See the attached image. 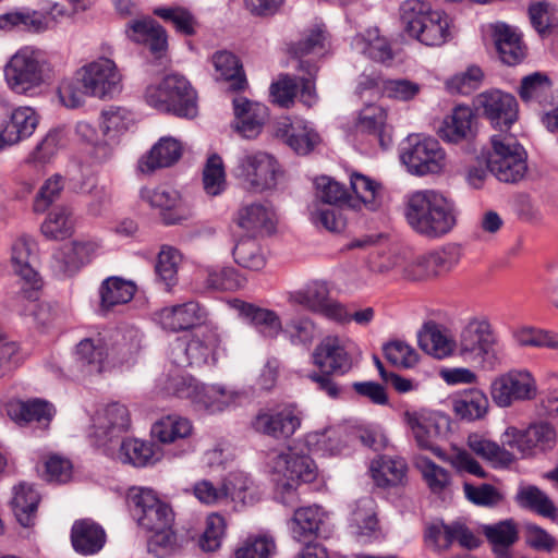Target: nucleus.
<instances>
[{"instance_id": "37", "label": "nucleus", "mask_w": 558, "mask_h": 558, "mask_svg": "<svg viewBox=\"0 0 558 558\" xmlns=\"http://www.w3.org/2000/svg\"><path fill=\"white\" fill-rule=\"evenodd\" d=\"M75 229L73 209L68 205L54 206L40 226L41 234L48 240L61 241L71 236Z\"/></svg>"}, {"instance_id": "33", "label": "nucleus", "mask_w": 558, "mask_h": 558, "mask_svg": "<svg viewBox=\"0 0 558 558\" xmlns=\"http://www.w3.org/2000/svg\"><path fill=\"white\" fill-rule=\"evenodd\" d=\"M41 495L33 484L21 482L13 487L12 509L22 526L35 525Z\"/></svg>"}, {"instance_id": "5", "label": "nucleus", "mask_w": 558, "mask_h": 558, "mask_svg": "<svg viewBox=\"0 0 558 558\" xmlns=\"http://www.w3.org/2000/svg\"><path fill=\"white\" fill-rule=\"evenodd\" d=\"M220 338L211 329L195 331L186 341L178 340L171 348L172 363L179 367L215 365L220 356Z\"/></svg>"}, {"instance_id": "55", "label": "nucleus", "mask_w": 558, "mask_h": 558, "mask_svg": "<svg viewBox=\"0 0 558 558\" xmlns=\"http://www.w3.org/2000/svg\"><path fill=\"white\" fill-rule=\"evenodd\" d=\"M182 254L170 245H162L157 257L156 272L168 289L178 282V271L182 264Z\"/></svg>"}, {"instance_id": "63", "label": "nucleus", "mask_w": 558, "mask_h": 558, "mask_svg": "<svg viewBox=\"0 0 558 558\" xmlns=\"http://www.w3.org/2000/svg\"><path fill=\"white\" fill-rule=\"evenodd\" d=\"M386 359L395 366L411 368L418 362V354L407 342L395 340L384 347Z\"/></svg>"}, {"instance_id": "52", "label": "nucleus", "mask_w": 558, "mask_h": 558, "mask_svg": "<svg viewBox=\"0 0 558 558\" xmlns=\"http://www.w3.org/2000/svg\"><path fill=\"white\" fill-rule=\"evenodd\" d=\"M46 17L37 11L24 10L0 14V32H12L17 26H24L29 32L46 31Z\"/></svg>"}, {"instance_id": "61", "label": "nucleus", "mask_w": 558, "mask_h": 558, "mask_svg": "<svg viewBox=\"0 0 558 558\" xmlns=\"http://www.w3.org/2000/svg\"><path fill=\"white\" fill-rule=\"evenodd\" d=\"M226 522L218 513H211L206 519V525L199 537L198 545L204 551H215L220 545L225 534Z\"/></svg>"}, {"instance_id": "50", "label": "nucleus", "mask_w": 558, "mask_h": 558, "mask_svg": "<svg viewBox=\"0 0 558 558\" xmlns=\"http://www.w3.org/2000/svg\"><path fill=\"white\" fill-rule=\"evenodd\" d=\"M324 521V512L319 507H304L295 510L292 518L293 537L299 542H306L318 535Z\"/></svg>"}, {"instance_id": "7", "label": "nucleus", "mask_w": 558, "mask_h": 558, "mask_svg": "<svg viewBox=\"0 0 558 558\" xmlns=\"http://www.w3.org/2000/svg\"><path fill=\"white\" fill-rule=\"evenodd\" d=\"M302 417L292 404L262 408L251 420V427L257 434L278 441L290 439L301 426Z\"/></svg>"}, {"instance_id": "43", "label": "nucleus", "mask_w": 558, "mask_h": 558, "mask_svg": "<svg viewBox=\"0 0 558 558\" xmlns=\"http://www.w3.org/2000/svg\"><path fill=\"white\" fill-rule=\"evenodd\" d=\"M488 409V398L478 389L465 390L452 400V411L462 421L482 420L487 414Z\"/></svg>"}, {"instance_id": "27", "label": "nucleus", "mask_w": 558, "mask_h": 558, "mask_svg": "<svg viewBox=\"0 0 558 558\" xmlns=\"http://www.w3.org/2000/svg\"><path fill=\"white\" fill-rule=\"evenodd\" d=\"M240 399L238 390L223 385L199 383L192 405L196 411L215 414L235 405Z\"/></svg>"}, {"instance_id": "36", "label": "nucleus", "mask_w": 558, "mask_h": 558, "mask_svg": "<svg viewBox=\"0 0 558 558\" xmlns=\"http://www.w3.org/2000/svg\"><path fill=\"white\" fill-rule=\"evenodd\" d=\"M473 112L470 107L457 106L438 129V135L448 143H459L472 135Z\"/></svg>"}, {"instance_id": "9", "label": "nucleus", "mask_w": 558, "mask_h": 558, "mask_svg": "<svg viewBox=\"0 0 558 558\" xmlns=\"http://www.w3.org/2000/svg\"><path fill=\"white\" fill-rule=\"evenodd\" d=\"M402 162L414 174L437 173L445 166V153L435 138L410 135L400 155Z\"/></svg>"}, {"instance_id": "11", "label": "nucleus", "mask_w": 558, "mask_h": 558, "mask_svg": "<svg viewBox=\"0 0 558 558\" xmlns=\"http://www.w3.org/2000/svg\"><path fill=\"white\" fill-rule=\"evenodd\" d=\"M496 344L497 336L488 320L473 318L460 333L458 350L463 357L484 361L487 356L495 355Z\"/></svg>"}, {"instance_id": "32", "label": "nucleus", "mask_w": 558, "mask_h": 558, "mask_svg": "<svg viewBox=\"0 0 558 558\" xmlns=\"http://www.w3.org/2000/svg\"><path fill=\"white\" fill-rule=\"evenodd\" d=\"M182 151L183 146L179 140L163 136L146 156L141 158L138 168L142 172L148 173L159 168L170 167L181 158Z\"/></svg>"}, {"instance_id": "35", "label": "nucleus", "mask_w": 558, "mask_h": 558, "mask_svg": "<svg viewBox=\"0 0 558 558\" xmlns=\"http://www.w3.org/2000/svg\"><path fill=\"white\" fill-rule=\"evenodd\" d=\"M161 450L155 444L136 438L124 439L118 451V460L133 466H147L160 461Z\"/></svg>"}, {"instance_id": "40", "label": "nucleus", "mask_w": 558, "mask_h": 558, "mask_svg": "<svg viewBox=\"0 0 558 558\" xmlns=\"http://www.w3.org/2000/svg\"><path fill=\"white\" fill-rule=\"evenodd\" d=\"M136 292V286L131 280L121 277H109L105 279L99 288L100 308L102 311L113 310L116 306L129 303Z\"/></svg>"}, {"instance_id": "8", "label": "nucleus", "mask_w": 558, "mask_h": 558, "mask_svg": "<svg viewBox=\"0 0 558 558\" xmlns=\"http://www.w3.org/2000/svg\"><path fill=\"white\" fill-rule=\"evenodd\" d=\"M400 21L404 32L409 35H421L424 32L434 35H446L454 31L452 19L439 10H428L427 5L418 0H411L401 7Z\"/></svg>"}, {"instance_id": "3", "label": "nucleus", "mask_w": 558, "mask_h": 558, "mask_svg": "<svg viewBox=\"0 0 558 558\" xmlns=\"http://www.w3.org/2000/svg\"><path fill=\"white\" fill-rule=\"evenodd\" d=\"M3 73L5 84L12 93L34 97L52 82L56 69L48 52L27 46L10 58Z\"/></svg>"}, {"instance_id": "10", "label": "nucleus", "mask_w": 558, "mask_h": 558, "mask_svg": "<svg viewBox=\"0 0 558 558\" xmlns=\"http://www.w3.org/2000/svg\"><path fill=\"white\" fill-rule=\"evenodd\" d=\"M131 427L129 409L119 402L100 407L92 418L89 437L99 447H108Z\"/></svg>"}, {"instance_id": "26", "label": "nucleus", "mask_w": 558, "mask_h": 558, "mask_svg": "<svg viewBox=\"0 0 558 558\" xmlns=\"http://www.w3.org/2000/svg\"><path fill=\"white\" fill-rule=\"evenodd\" d=\"M275 136L299 155L310 154L320 142L319 135L302 121L280 119L275 126Z\"/></svg>"}, {"instance_id": "51", "label": "nucleus", "mask_w": 558, "mask_h": 558, "mask_svg": "<svg viewBox=\"0 0 558 558\" xmlns=\"http://www.w3.org/2000/svg\"><path fill=\"white\" fill-rule=\"evenodd\" d=\"M468 446L476 456L495 465L507 466L514 461V456L510 451L478 434H471L468 437Z\"/></svg>"}, {"instance_id": "24", "label": "nucleus", "mask_w": 558, "mask_h": 558, "mask_svg": "<svg viewBox=\"0 0 558 558\" xmlns=\"http://www.w3.org/2000/svg\"><path fill=\"white\" fill-rule=\"evenodd\" d=\"M205 318L204 308L195 301L165 306L155 313L156 322L162 329L171 332L193 328Z\"/></svg>"}, {"instance_id": "48", "label": "nucleus", "mask_w": 558, "mask_h": 558, "mask_svg": "<svg viewBox=\"0 0 558 558\" xmlns=\"http://www.w3.org/2000/svg\"><path fill=\"white\" fill-rule=\"evenodd\" d=\"M483 533L493 545L497 558H511L509 548L518 541V529L512 520L483 526Z\"/></svg>"}, {"instance_id": "47", "label": "nucleus", "mask_w": 558, "mask_h": 558, "mask_svg": "<svg viewBox=\"0 0 558 558\" xmlns=\"http://www.w3.org/2000/svg\"><path fill=\"white\" fill-rule=\"evenodd\" d=\"M193 433L192 422L178 414L162 416L151 426V435L161 444H173L189 438Z\"/></svg>"}, {"instance_id": "64", "label": "nucleus", "mask_w": 558, "mask_h": 558, "mask_svg": "<svg viewBox=\"0 0 558 558\" xmlns=\"http://www.w3.org/2000/svg\"><path fill=\"white\" fill-rule=\"evenodd\" d=\"M495 48L501 62L507 65H517L526 56V46L521 37H497Z\"/></svg>"}, {"instance_id": "49", "label": "nucleus", "mask_w": 558, "mask_h": 558, "mask_svg": "<svg viewBox=\"0 0 558 558\" xmlns=\"http://www.w3.org/2000/svg\"><path fill=\"white\" fill-rule=\"evenodd\" d=\"M553 82L542 72H534L524 76L518 89V94L525 104L544 105L551 97Z\"/></svg>"}, {"instance_id": "13", "label": "nucleus", "mask_w": 558, "mask_h": 558, "mask_svg": "<svg viewBox=\"0 0 558 558\" xmlns=\"http://www.w3.org/2000/svg\"><path fill=\"white\" fill-rule=\"evenodd\" d=\"M140 198L150 208L157 210L160 219L167 226L181 223L191 216L190 208L175 190L165 186H145L140 191Z\"/></svg>"}, {"instance_id": "20", "label": "nucleus", "mask_w": 558, "mask_h": 558, "mask_svg": "<svg viewBox=\"0 0 558 558\" xmlns=\"http://www.w3.org/2000/svg\"><path fill=\"white\" fill-rule=\"evenodd\" d=\"M36 246V241L26 234L16 236L10 246V265L13 272L32 287L28 298H33L39 287L38 272L34 267Z\"/></svg>"}, {"instance_id": "58", "label": "nucleus", "mask_w": 558, "mask_h": 558, "mask_svg": "<svg viewBox=\"0 0 558 558\" xmlns=\"http://www.w3.org/2000/svg\"><path fill=\"white\" fill-rule=\"evenodd\" d=\"M64 146L61 130H50L28 155L26 161L32 165L49 163Z\"/></svg>"}, {"instance_id": "23", "label": "nucleus", "mask_w": 558, "mask_h": 558, "mask_svg": "<svg viewBox=\"0 0 558 558\" xmlns=\"http://www.w3.org/2000/svg\"><path fill=\"white\" fill-rule=\"evenodd\" d=\"M313 363L320 371L343 375L352 368V360L344 341L338 336H326L312 353Z\"/></svg>"}, {"instance_id": "25", "label": "nucleus", "mask_w": 558, "mask_h": 558, "mask_svg": "<svg viewBox=\"0 0 558 558\" xmlns=\"http://www.w3.org/2000/svg\"><path fill=\"white\" fill-rule=\"evenodd\" d=\"M279 166L267 153H256L246 158V191L262 193L277 184Z\"/></svg>"}, {"instance_id": "57", "label": "nucleus", "mask_w": 558, "mask_h": 558, "mask_svg": "<svg viewBox=\"0 0 558 558\" xmlns=\"http://www.w3.org/2000/svg\"><path fill=\"white\" fill-rule=\"evenodd\" d=\"M300 84L296 76L281 73L278 78L269 86V96L271 101L280 108L289 109L293 107L299 94Z\"/></svg>"}, {"instance_id": "17", "label": "nucleus", "mask_w": 558, "mask_h": 558, "mask_svg": "<svg viewBox=\"0 0 558 558\" xmlns=\"http://www.w3.org/2000/svg\"><path fill=\"white\" fill-rule=\"evenodd\" d=\"M293 300L312 313L322 315L329 320L343 322L348 319L347 306L329 296V289L325 282H312L305 289L295 292Z\"/></svg>"}, {"instance_id": "39", "label": "nucleus", "mask_w": 558, "mask_h": 558, "mask_svg": "<svg viewBox=\"0 0 558 558\" xmlns=\"http://www.w3.org/2000/svg\"><path fill=\"white\" fill-rule=\"evenodd\" d=\"M276 469L291 481L311 483L316 478V465L314 461L304 454L284 452L277 457Z\"/></svg>"}, {"instance_id": "53", "label": "nucleus", "mask_w": 558, "mask_h": 558, "mask_svg": "<svg viewBox=\"0 0 558 558\" xmlns=\"http://www.w3.org/2000/svg\"><path fill=\"white\" fill-rule=\"evenodd\" d=\"M203 189L208 196H218L226 190L227 180L222 158L214 153L208 156L203 169Z\"/></svg>"}, {"instance_id": "21", "label": "nucleus", "mask_w": 558, "mask_h": 558, "mask_svg": "<svg viewBox=\"0 0 558 558\" xmlns=\"http://www.w3.org/2000/svg\"><path fill=\"white\" fill-rule=\"evenodd\" d=\"M143 333L134 327L120 328L107 338V356L112 366L130 365L142 349Z\"/></svg>"}, {"instance_id": "31", "label": "nucleus", "mask_w": 558, "mask_h": 558, "mask_svg": "<svg viewBox=\"0 0 558 558\" xmlns=\"http://www.w3.org/2000/svg\"><path fill=\"white\" fill-rule=\"evenodd\" d=\"M277 230V217L269 202L252 203L246 206V241L263 240Z\"/></svg>"}, {"instance_id": "45", "label": "nucleus", "mask_w": 558, "mask_h": 558, "mask_svg": "<svg viewBox=\"0 0 558 558\" xmlns=\"http://www.w3.org/2000/svg\"><path fill=\"white\" fill-rule=\"evenodd\" d=\"M8 414L19 424L35 421L47 425L54 414V409L52 404L40 399L14 401L9 403Z\"/></svg>"}, {"instance_id": "30", "label": "nucleus", "mask_w": 558, "mask_h": 558, "mask_svg": "<svg viewBox=\"0 0 558 558\" xmlns=\"http://www.w3.org/2000/svg\"><path fill=\"white\" fill-rule=\"evenodd\" d=\"M71 542L74 550L83 556L99 553L106 544L105 530L89 519L75 521L71 530Z\"/></svg>"}, {"instance_id": "46", "label": "nucleus", "mask_w": 558, "mask_h": 558, "mask_svg": "<svg viewBox=\"0 0 558 558\" xmlns=\"http://www.w3.org/2000/svg\"><path fill=\"white\" fill-rule=\"evenodd\" d=\"M387 112L376 105H368L363 108L356 121V130L362 133L374 134L383 148L391 144V136L387 130Z\"/></svg>"}, {"instance_id": "2", "label": "nucleus", "mask_w": 558, "mask_h": 558, "mask_svg": "<svg viewBox=\"0 0 558 558\" xmlns=\"http://www.w3.org/2000/svg\"><path fill=\"white\" fill-rule=\"evenodd\" d=\"M404 215L409 226L427 239L448 234L458 221L454 203L435 190L412 193L408 197Z\"/></svg>"}, {"instance_id": "15", "label": "nucleus", "mask_w": 558, "mask_h": 558, "mask_svg": "<svg viewBox=\"0 0 558 558\" xmlns=\"http://www.w3.org/2000/svg\"><path fill=\"white\" fill-rule=\"evenodd\" d=\"M461 257V247L450 245L441 252L422 255L409 262L403 268V277L412 281L427 280L442 271L450 270Z\"/></svg>"}, {"instance_id": "22", "label": "nucleus", "mask_w": 558, "mask_h": 558, "mask_svg": "<svg viewBox=\"0 0 558 558\" xmlns=\"http://www.w3.org/2000/svg\"><path fill=\"white\" fill-rule=\"evenodd\" d=\"M74 360L77 369L84 376L107 371L111 365L107 356V338L98 335L81 340L75 348Z\"/></svg>"}, {"instance_id": "41", "label": "nucleus", "mask_w": 558, "mask_h": 558, "mask_svg": "<svg viewBox=\"0 0 558 558\" xmlns=\"http://www.w3.org/2000/svg\"><path fill=\"white\" fill-rule=\"evenodd\" d=\"M216 81L229 83L228 92L236 93L244 88V76L241 73V60L229 51H217L211 57Z\"/></svg>"}, {"instance_id": "6", "label": "nucleus", "mask_w": 558, "mask_h": 558, "mask_svg": "<svg viewBox=\"0 0 558 558\" xmlns=\"http://www.w3.org/2000/svg\"><path fill=\"white\" fill-rule=\"evenodd\" d=\"M129 501L133 518L145 531H162L172 526L174 514L171 507L161 500L153 489L132 488Z\"/></svg>"}, {"instance_id": "18", "label": "nucleus", "mask_w": 558, "mask_h": 558, "mask_svg": "<svg viewBox=\"0 0 558 558\" xmlns=\"http://www.w3.org/2000/svg\"><path fill=\"white\" fill-rule=\"evenodd\" d=\"M136 118L134 112L125 107L111 106L100 114V129L104 136L101 159L108 160L120 138L134 128Z\"/></svg>"}, {"instance_id": "62", "label": "nucleus", "mask_w": 558, "mask_h": 558, "mask_svg": "<svg viewBox=\"0 0 558 558\" xmlns=\"http://www.w3.org/2000/svg\"><path fill=\"white\" fill-rule=\"evenodd\" d=\"M484 78V73L477 65L469 66L464 72L453 75L446 82L450 93L471 94L478 88Z\"/></svg>"}, {"instance_id": "60", "label": "nucleus", "mask_w": 558, "mask_h": 558, "mask_svg": "<svg viewBox=\"0 0 558 558\" xmlns=\"http://www.w3.org/2000/svg\"><path fill=\"white\" fill-rule=\"evenodd\" d=\"M424 481L434 494H440L451 484L449 472L437 465L428 458H421L418 462Z\"/></svg>"}, {"instance_id": "4", "label": "nucleus", "mask_w": 558, "mask_h": 558, "mask_svg": "<svg viewBox=\"0 0 558 558\" xmlns=\"http://www.w3.org/2000/svg\"><path fill=\"white\" fill-rule=\"evenodd\" d=\"M492 148L485 155L489 172L500 182L515 184L527 173L526 151L515 136L499 132L490 137Z\"/></svg>"}, {"instance_id": "42", "label": "nucleus", "mask_w": 558, "mask_h": 558, "mask_svg": "<svg viewBox=\"0 0 558 558\" xmlns=\"http://www.w3.org/2000/svg\"><path fill=\"white\" fill-rule=\"evenodd\" d=\"M199 381L193 376L175 368L162 374L157 379L158 390L167 396H175L187 399L192 404L198 388Z\"/></svg>"}, {"instance_id": "16", "label": "nucleus", "mask_w": 558, "mask_h": 558, "mask_svg": "<svg viewBox=\"0 0 558 558\" xmlns=\"http://www.w3.org/2000/svg\"><path fill=\"white\" fill-rule=\"evenodd\" d=\"M474 106L495 128L509 129L518 118L515 98L498 89L487 90L476 96Z\"/></svg>"}, {"instance_id": "44", "label": "nucleus", "mask_w": 558, "mask_h": 558, "mask_svg": "<svg viewBox=\"0 0 558 558\" xmlns=\"http://www.w3.org/2000/svg\"><path fill=\"white\" fill-rule=\"evenodd\" d=\"M373 478L380 487L404 484L408 464L403 458L383 456L372 463Z\"/></svg>"}, {"instance_id": "28", "label": "nucleus", "mask_w": 558, "mask_h": 558, "mask_svg": "<svg viewBox=\"0 0 558 558\" xmlns=\"http://www.w3.org/2000/svg\"><path fill=\"white\" fill-rule=\"evenodd\" d=\"M166 88L169 89V112L187 119H193L197 116L196 92L184 76L179 74L167 75Z\"/></svg>"}, {"instance_id": "54", "label": "nucleus", "mask_w": 558, "mask_h": 558, "mask_svg": "<svg viewBox=\"0 0 558 558\" xmlns=\"http://www.w3.org/2000/svg\"><path fill=\"white\" fill-rule=\"evenodd\" d=\"M246 320L266 338H276L282 330L279 316L270 310L246 303Z\"/></svg>"}, {"instance_id": "12", "label": "nucleus", "mask_w": 558, "mask_h": 558, "mask_svg": "<svg viewBox=\"0 0 558 558\" xmlns=\"http://www.w3.org/2000/svg\"><path fill=\"white\" fill-rule=\"evenodd\" d=\"M536 395V384L527 371H512L496 378L490 386L493 401L501 408L511 405L514 401L533 399Z\"/></svg>"}, {"instance_id": "56", "label": "nucleus", "mask_w": 558, "mask_h": 558, "mask_svg": "<svg viewBox=\"0 0 558 558\" xmlns=\"http://www.w3.org/2000/svg\"><path fill=\"white\" fill-rule=\"evenodd\" d=\"M351 190L356 197L371 210H376L381 205V185L371 178L353 172L350 175Z\"/></svg>"}, {"instance_id": "14", "label": "nucleus", "mask_w": 558, "mask_h": 558, "mask_svg": "<svg viewBox=\"0 0 558 558\" xmlns=\"http://www.w3.org/2000/svg\"><path fill=\"white\" fill-rule=\"evenodd\" d=\"M101 248L99 240L94 238H77L53 254V268L63 277L76 274L92 262Z\"/></svg>"}, {"instance_id": "19", "label": "nucleus", "mask_w": 558, "mask_h": 558, "mask_svg": "<svg viewBox=\"0 0 558 558\" xmlns=\"http://www.w3.org/2000/svg\"><path fill=\"white\" fill-rule=\"evenodd\" d=\"M242 488V473L239 472L227 474L219 486L206 478L196 481L189 492L199 504L213 507L234 501Z\"/></svg>"}, {"instance_id": "29", "label": "nucleus", "mask_w": 558, "mask_h": 558, "mask_svg": "<svg viewBox=\"0 0 558 558\" xmlns=\"http://www.w3.org/2000/svg\"><path fill=\"white\" fill-rule=\"evenodd\" d=\"M417 341L424 352L438 360L451 356L458 348L449 330L435 322L423 325L417 333Z\"/></svg>"}, {"instance_id": "34", "label": "nucleus", "mask_w": 558, "mask_h": 558, "mask_svg": "<svg viewBox=\"0 0 558 558\" xmlns=\"http://www.w3.org/2000/svg\"><path fill=\"white\" fill-rule=\"evenodd\" d=\"M404 420L412 429L413 436L420 448L429 450L441 460H447L444 450L438 446L437 440L441 436L440 427L429 418L423 417L415 412L407 411Z\"/></svg>"}, {"instance_id": "1", "label": "nucleus", "mask_w": 558, "mask_h": 558, "mask_svg": "<svg viewBox=\"0 0 558 558\" xmlns=\"http://www.w3.org/2000/svg\"><path fill=\"white\" fill-rule=\"evenodd\" d=\"M123 90V74L110 58L98 57L86 62L75 72L74 78L63 80L58 87L60 102L75 109L85 104V98L111 100Z\"/></svg>"}, {"instance_id": "38", "label": "nucleus", "mask_w": 558, "mask_h": 558, "mask_svg": "<svg viewBox=\"0 0 558 558\" xmlns=\"http://www.w3.org/2000/svg\"><path fill=\"white\" fill-rule=\"evenodd\" d=\"M38 116L32 107H19L13 110L9 123L1 133L8 145L29 137L38 124Z\"/></svg>"}, {"instance_id": "59", "label": "nucleus", "mask_w": 558, "mask_h": 558, "mask_svg": "<svg viewBox=\"0 0 558 558\" xmlns=\"http://www.w3.org/2000/svg\"><path fill=\"white\" fill-rule=\"evenodd\" d=\"M518 504L544 517H555L557 509L549 497L536 486L521 488L515 497Z\"/></svg>"}]
</instances>
